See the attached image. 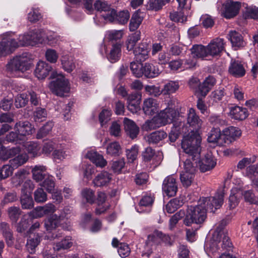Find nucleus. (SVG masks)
I'll list each match as a JSON object with an SVG mask.
<instances>
[{"instance_id":"7c9ffc66","label":"nucleus","mask_w":258,"mask_h":258,"mask_svg":"<svg viewBox=\"0 0 258 258\" xmlns=\"http://www.w3.org/2000/svg\"><path fill=\"white\" fill-rule=\"evenodd\" d=\"M86 157L87 158L90 159L97 166L103 167L106 165L107 162L103 157L96 152H88Z\"/></svg>"},{"instance_id":"412c9836","label":"nucleus","mask_w":258,"mask_h":258,"mask_svg":"<svg viewBox=\"0 0 258 258\" xmlns=\"http://www.w3.org/2000/svg\"><path fill=\"white\" fill-rule=\"evenodd\" d=\"M32 178L37 182H41L48 175L46 168L43 165H36L32 169Z\"/></svg>"},{"instance_id":"ddd939ff","label":"nucleus","mask_w":258,"mask_h":258,"mask_svg":"<svg viewBox=\"0 0 258 258\" xmlns=\"http://www.w3.org/2000/svg\"><path fill=\"white\" fill-rule=\"evenodd\" d=\"M149 48L147 43H141L133 51L135 58L137 61H145L149 57Z\"/></svg>"},{"instance_id":"49530a36","label":"nucleus","mask_w":258,"mask_h":258,"mask_svg":"<svg viewBox=\"0 0 258 258\" xmlns=\"http://www.w3.org/2000/svg\"><path fill=\"white\" fill-rule=\"evenodd\" d=\"M191 157H188V158L184 162V172H189L190 173L195 174L196 171V168L199 165L198 161L192 159L191 161Z\"/></svg>"},{"instance_id":"1a4fd4ad","label":"nucleus","mask_w":258,"mask_h":258,"mask_svg":"<svg viewBox=\"0 0 258 258\" xmlns=\"http://www.w3.org/2000/svg\"><path fill=\"white\" fill-rule=\"evenodd\" d=\"M14 128L24 140L26 136L32 135L35 131L31 123L28 121H19L16 122Z\"/></svg>"},{"instance_id":"b1692460","label":"nucleus","mask_w":258,"mask_h":258,"mask_svg":"<svg viewBox=\"0 0 258 258\" xmlns=\"http://www.w3.org/2000/svg\"><path fill=\"white\" fill-rule=\"evenodd\" d=\"M187 123L196 130H199L202 126L203 121L196 113L195 110L192 108L188 110L187 117Z\"/></svg>"},{"instance_id":"20e7f679","label":"nucleus","mask_w":258,"mask_h":258,"mask_svg":"<svg viewBox=\"0 0 258 258\" xmlns=\"http://www.w3.org/2000/svg\"><path fill=\"white\" fill-rule=\"evenodd\" d=\"M225 225V222L222 221L217 228L213 234V242L212 246H215L217 249L221 248L222 249L229 250L232 247L227 231L223 229Z\"/></svg>"},{"instance_id":"774afa93","label":"nucleus","mask_w":258,"mask_h":258,"mask_svg":"<svg viewBox=\"0 0 258 258\" xmlns=\"http://www.w3.org/2000/svg\"><path fill=\"white\" fill-rule=\"evenodd\" d=\"M111 115V112L110 109H104L102 110L99 116V119L101 126H103L110 120Z\"/></svg>"},{"instance_id":"cd10ccee","label":"nucleus","mask_w":258,"mask_h":258,"mask_svg":"<svg viewBox=\"0 0 258 258\" xmlns=\"http://www.w3.org/2000/svg\"><path fill=\"white\" fill-rule=\"evenodd\" d=\"M24 147L28 153L33 157L39 156L41 154V147L38 143L30 141L25 143Z\"/></svg>"},{"instance_id":"393cba45","label":"nucleus","mask_w":258,"mask_h":258,"mask_svg":"<svg viewBox=\"0 0 258 258\" xmlns=\"http://www.w3.org/2000/svg\"><path fill=\"white\" fill-rule=\"evenodd\" d=\"M0 231L5 238L8 246H11L13 243V234L9 223L6 222L0 223Z\"/></svg>"},{"instance_id":"ea45409f","label":"nucleus","mask_w":258,"mask_h":258,"mask_svg":"<svg viewBox=\"0 0 258 258\" xmlns=\"http://www.w3.org/2000/svg\"><path fill=\"white\" fill-rule=\"evenodd\" d=\"M141 39V33L137 31L130 35L126 41L125 45L128 51L133 50L136 43Z\"/></svg>"},{"instance_id":"c85d7f7f","label":"nucleus","mask_w":258,"mask_h":258,"mask_svg":"<svg viewBox=\"0 0 258 258\" xmlns=\"http://www.w3.org/2000/svg\"><path fill=\"white\" fill-rule=\"evenodd\" d=\"M216 83L215 79L212 76L206 78L203 83L199 86V90L202 96H206Z\"/></svg>"},{"instance_id":"6e6d98bb","label":"nucleus","mask_w":258,"mask_h":258,"mask_svg":"<svg viewBox=\"0 0 258 258\" xmlns=\"http://www.w3.org/2000/svg\"><path fill=\"white\" fill-rule=\"evenodd\" d=\"M143 64L132 61L130 63V68L133 74L135 77L140 78L143 75Z\"/></svg>"},{"instance_id":"bf43d9fd","label":"nucleus","mask_w":258,"mask_h":258,"mask_svg":"<svg viewBox=\"0 0 258 258\" xmlns=\"http://www.w3.org/2000/svg\"><path fill=\"white\" fill-rule=\"evenodd\" d=\"M53 126V124L52 122H47L38 131L36 138L40 139L47 136L51 131Z\"/></svg>"},{"instance_id":"a211bd4d","label":"nucleus","mask_w":258,"mask_h":258,"mask_svg":"<svg viewBox=\"0 0 258 258\" xmlns=\"http://www.w3.org/2000/svg\"><path fill=\"white\" fill-rule=\"evenodd\" d=\"M51 69L49 64L43 61H39L36 65L35 74L39 79H43L47 76Z\"/></svg>"},{"instance_id":"dca6fc26","label":"nucleus","mask_w":258,"mask_h":258,"mask_svg":"<svg viewBox=\"0 0 258 258\" xmlns=\"http://www.w3.org/2000/svg\"><path fill=\"white\" fill-rule=\"evenodd\" d=\"M228 71L230 74L236 78L243 77L245 74V70L243 65L238 60H231Z\"/></svg>"},{"instance_id":"f257e3e1","label":"nucleus","mask_w":258,"mask_h":258,"mask_svg":"<svg viewBox=\"0 0 258 258\" xmlns=\"http://www.w3.org/2000/svg\"><path fill=\"white\" fill-rule=\"evenodd\" d=\"M224 192L221 191L214 197L203 198L197 206H189L183 220L184 224L190 226L192 224H201L207 218V211L215 212L223 204Z\"/></svg>"},{"instance_id":"4468645a","label":"nucleus","mask_w":258,"mask_h":258,"mask_svg":"<svg viewBox=\"0 0 258 258\" xmlns=\"http://www.w3.org/2000/svg\"><path fill=\"white\" fill-rule=\"evenodd\" d=\"M198 164L201 171L203 172L212 169L216 164V161L211 154H207L202 160L198 159Z\"/></svg>"},{"instance_id":"7ed1b4c3","label":"nucleus","mask_w":258,"mask_h":258,"mask_svg":"<svg viewBox=\"0 0 258 258\" xmlns=\"http://www.w3.org/2000/svg\"><path fill=\"white\" fill-rule=\"evenodd\" d=\"M30 56V54L26 52L14 57L7 64V70L11 72L21 73L29 70L31 67Z\"/></svg>"},{"instance_id":"72a5a7b5","label":"nucleus","mask_w":258,"mask_h":258,"mask_svg":"<svg viewBox=\"0 0 258 258\" xmlns=\"http://www.w3.org/2000/svg\"><path fill=\"white\" fill-rule=\"evenodd\" d=\"M229 35L233 47L239 48L244 46V42L240 34L235 31H231Z\"/></svg>"},{"instance_id":"13d9d810","label":"nucleus","mask_w":258,"mask_h":258,"mask_svg":"<svg viewBox=\"0 0 258 258\" xmlns=\"http://www.w3.org/2000/svg\"><path fill=\"white\" fill-rule=\"evenodd\" d=\"M39 242L40 237L38 235H34L33 237H30L27 240L26 245L27 249L31 253L34 252Z\"/></svg>"},{"instance_id":"6e6552de","label":"nucleus","mask_w":258,"mask_h":258,"mask_svg":"<svg viewBox=\"0 0 258 258\" xmlns=\"http://www.w3.org/2000/svg\"><path fill=\"white\" fill-rule=\"evenodd\" d=\"M223 16L227 19H231L236 16L241 7L240 3L227 1L224 4Z\"/></svg>"},{"instance_id":"473e14b6","label":"nucleus","mask_w":258,"mask_h":258,"mask_svg":"<svg viewBox=\"0 0 258 258\" xmlns=\"http://www.w3.org/2000/svg\"><path fill=\"white\" fill-rule=\"evenodd\" d=\"M230 113L232 117L237 120H243L248 116L247 109L238 106L232 107Z\"/></svg>"},{"instance_id":"8fccbe9b","label":"nucleus","mask_w":258,"mask_h":258,"mask_svg":"<svg viewBox=\"0 0 258 258\" xmlns=\"http://www.w3.org/2000/svg\"><path fill=\"white\" fill-rule=\"evenodd\" d=\"M40 212L39 217H42L44 215H52L56 211L55 206L52 204H47L44 206L37 208Z\"/></svg>"},{"instance_id":"37998d69","label":"nucleus","mask_w":258,"mask_h":258,"mask_svg":"<svg viewBox=\"0 0 258 258\" xmlns=\"http://www.w3.org/2000/svg\"><path fill=\"white\" fill-rule=\"evenodd\" d=\"M243 5H245V11L243 14L245 19H258V8L253 6H248L247 4H244Z\"/></svg>"},{"instance_id":"9b49d317","label":"nucleus","mask_w":258,"mask_h":258,"mask_svg":"<svg viewBox=\"0 0 258 258\" xmlns=\"http://www.w3.org/2000/svg\"><path fill=\"white\" fill-rule=\"evenodd\" d=\"M208 55L217 56L219 55L224 49V39L216 38L212 40L207 46Z\"/></svg>"},{"instance_id":"603ef678","label":"nucleus","mask_w":258,"mask_h":258,"mask_svg":"<svg viewBox=\"0 0 258 258\" xmlns=\"http://www.w3.org/2000/svg\"><path fill=\"white\" fill-rule=\"evenodd\" d=\"M34 201L37 203H43L47 200L46 193L42 187L37 188L33 194Z\"/></svg>"},{"instance_id":"0e129e2a","label":"nucleus","mask_w":258,"mask_h":258,"mask_svg":"<svg viewBox=\"0 0 258 258\" xmlns=\"http://www.w3.org/2000/svg\"><path fill=\"white\" fill-rule=\"evenodd\" d=\"M35 121L41 122L47 117V112L45 108L37 107L33 113Z\"/></svg>"},{"instance_id":"4be33fe9","label":"nucleus","mask_w":258,"mask_h":258,"mask_svg":"<svg viewBox=\"0 0 258 258\" xmlns=\"http://www.w3.org/2000/svg\"><path fill=\"white\" fill-rule=\"evenodd\" d=\"M112 179V175L107 171L98 174L93 180L95 186L101 187L107 185Z\"/></svg>"},{"instance_id":"09e8293b","label":"nucleus","mask_w":258,"mask_h":258,"mask_svg":"<svg viewBox=\"0 0 258 258\" xmlns=\"http://www.w3.org/2000/svg\"><path fill=\"white\" fill-rule=\"evenodd\" d=\"M28 159V155L26 153L20 154L14 159L10 160L11 166L13 167H18L25 163Z\"/></svg>"},{"instance_id":"5701e85b","label":"nucleus","mask_w":258,"mask_h":258,"mask_svg":"<svg viewBox=\"0 0 258 258\" xmlns=\"http://www.w3.org/2000/svg\"><path fill=\"white\" fill-rule=\"evenodd\" d=\"M241 135V132L236 127L230 126L224 132V138L225 142L231 143L239 138Z\"/></svg>"},{"instance_id":"bb28decb","label":"nucleus","mask_w":258,"mask_h":258,"mask_svg":"<svg viewBox=\"0 0 258 258\" xmlns=\"http://www.w3.org/2000/svg\"><path fill=\"white\" fill-rule=\"evenodd\" d=\"M158 238L160 239L166 245H172L171 238L169 235L164 234L159 231H155L153 234L149 235L147 243H150V242H155Z\"/></svg>"},{"instance_id":"f3484780","label":"nucleus","mask_w":258,"mask_h":258,"mask_svg":"<svg viewBox=\"0 0 258 258\" xmlns=\"http://www.w3.org/2000/svg\"><path fill=\"white\" fill-rule=\"evenodd\" d=\"M123 123L126 134L133 139L136 138L139 133V127L136 123L134 121L125 117L123 120Z\"/></svg>"},{"instance_id":"c756f323","label":"nucleus","mask_w":258,"mask_h":258,"mask_svg":"<svg viewBox=\"0 0 258 258\" xmlns=\"http://www.w3.org/2000/svg\"><path fill=\"white\" fill-rule=\"evenodd\" d=\"M160 73L157 66L150 63H145L143 66V75L149 78L158 76Z\"/></svg>"},{"instance_id":"aec40b11","label":"nucleus","mask_w":258,"mask_h":258,"mask_svg":"<svg viewBox=\"0 0 258 258\" xmlns=\"http://www.w3.org/2000/svg\"><path fill=\"white\" fill-rule=\"evenodd\" d=\"M167 137V133L163 130L155 131L145 137L146 142L149 144H156L163 141Z\"/></svg>"},{"instance_id":"f704fd0d","label":"nucleus","mask_w":258,"mask_h":258,"mask_svg":"<svg viewBox=\"0 0 258 258\" xmlns=\"http://www.w3.org/2000/svg\"><path fill=\"white\" fill-rule=\"evenodd\" d=\"M141 15L142 13L138 11L134 13L130 20V31H134L139 28L143 19V17Z\"/></svg>"},{"instance_id":"58836bf2","label":"nucleus","mask_w":258,"mask_h":258,"mask_svg":"<svg viewBox=\"0 0 258 258\" xmlns=\"http://www.w3.org/2000/svg\"><path fill=\"white\" fill-rule=\"evenodd\" d=\"M179 87L178 81H169L166 83L162 90L163 94L164 95H169L176 92Z\"/></svg>"},{"instance_id":"3c124183","label":"nucleus","mask_w":258,"mask_h":258,"mask_svg":"<svg viewBox=\"0 0 258 258\" xmlns=\"http://www.w3.org/2000/svg\"><path fill=\"white\" fill-rule=\"evenodd\" d=\"M121 147L117 142L109 144L106 147V153L111 156H118L121 152Z\"/></svg>"},{"instance_id":"c03bdc74","label":"nucleus","mask_w":258,"mask_h":258,"mask_svg":"<svg viewBox=\"0 0 258 258\" xmlns=\"http://www.w3.org/2000/svg\"><path fill=\"white\" fill-rule=\"evenodd\" d=\"M73 245V242L69 237L54 244L53 249L55 251H60L70 248Z\"/></svg>"},{"instance_id":"864d4df0","label":"nucleus","mask_w":258,"mask_h":258,"mask_svg":"<svg viewBox=\"0 0 258 258\" xmlns=\"http://www.w3.org/2000/svg\"><path fill=\"white\" fill-rule=\"evenodd\" d=\"M43 180L44 181L40 184V185L43 187L48 192L53 191L55 187V182L53 177L48 175Z\"/></svg>"},{"instance_id":"e433bc0d","label":"nucleus","mask_w":258,"mask_h":258,"mask_svg":"<svg viewBox=\"0 0 258 258\" xmlns=\"http://www.w3.org/2000/svg\"><path fill=\"white\" fill-rule=\"evenodd\" d=\"M20 203L23 209H31L34 207V201L32 197L27 193H22L20 197Z\"/></svg>"},{"instance_id":"f03ea898","label":"nucleus","mask_w":258,"mask_h":258,"mask_svg":"<svg viewBox=\"0 0 258 258\" xmlns=\"http://www.w3.org/2000/svg\"><path fill=\"white\" fill-rule=\"evenodd\" d=\"M201 142V137L195 133L184 136L181 142V148L183 152L191 159L196 160V162L200 158Z\"/></svg>"},{"instance_id":"4d7b16f0","label":"nucleus","mask_w":258,"mask_h":258,"mask_svg":"<svg viewBox=\"0 0 258 258\" xmlns=\"http://www.w3.org/2000/svg\"><path fill=\"white\" fill-rule=\"evenodd\" d=\"M18 199V198L16 191L8 192L4 195L1 205L3 207L6 204L17 201Z\"/></svg>"},{"instance_id":"2eb2a0df","label":"nucleus","mask_w":258,"mask_h":258,"mask_svg":"<svg viewBox=\"0 0 258 258\" xmlns=\"http://www.w3.org/2000/svg\"><path fill=\"white\" fill-rule=\"evenodd\" d=\"M143 110L145 114L152 115L158 111L157 101L152 98L146 99L143 102Z\"/></svg>"},{"instance_id":"a878e982","label":"nucleus","mask_w":258,"mask_h":258,"mask_svg":"<svg viewBox=\"0 0 258 258\" xmlns=\"http://www.w3.org/2000/svg\"><path fill=\"white\" fill-rule=\"evenodd\" d=\"M191 57L195 58H202L208 56L207 47L202 45L196 44L190 48Z\"/></svg>"},{"instance_id":"423d86ee","label":"nucleus","mask_w":258,"mask_h":258,"mask_svg":"<svg viewBox=\"0 0 258 258\" xmlns=\"http://www.w3.org/2000/svg\"><path fill=\"white\" fill-rule=\"evenodd\" d=\"M177 114V111L173 108H165L155 115L160 126H163L172 123Z\"/></svg>"},{"instance_id":"052dcab7","label":"nucleus","mask_w":258,"mask_h":258,"mask_svg":"<svg viewBox=\"0 0 258 258\" xmlns=\"http://www.w3.org/2000/svg\"><path fill=\"white\" fill-rule=\"evenodd\" d=\"M5 140L9 143L20 144L24 140L19 136L18 132L15 131L8 134L5 137Z\"/></svg>"},{"instance_id":"4c0bfd02","label":"nucleus","mask_w":258,"mask_h":258,"mask_svg":"<svg viewBox=\"0 0 258 258\" xmlns=\"http://www.w3.org/2000/svg\"><path fill=\"white\" fill-rule=\"evenodd\" d=\"M184 123L180 122L179 125L174 124L170 133L169 134V138L171 142H175L178 138L179 134L183 133Z\"/></svg>"},{"instance_id":"680f3d73","label":"nucleus","mask_w":258,"mask_h":258,"mask_svg":"<svg viewBox=\"0 0 258 258\" xmlns=\"http://www.w3.org/2000/svg\"><path fill=\"white\" fill-rule=\"evenodd\" d=\"M195 174L182 172L180 174V180L184 187H188L192 182Z\"/></svg>"},{"instance_id":"a19ab883","label":"nucleus","mask_w":258,"mask_h":258,"mask_svg":"<svg viewBox=\"0 0 258 258\" xmlns=\"http://www.w3.org/2000/svg\"><path fill=\"white\" fill-rule=\"evenodd\" d=\"M8 217L12 223H17L22 214V211L19 207L12 206L7 210Z\"/></svg>"},{"instance_id":"9d476101","label":"nucleus","mask_w":258,"mask_h":258,"mask_svg":"<svg viewBox=\"0 0 258 258\" xmlns=\"http://www.w3.org/2000/svg\"><path fill=\"white\" fill-rule=\"evenodd\" d=\"M20 45L22 46L27 45H33L41 40V37L39 33L36 31H30L27 33L23 35H20L19 36Z\"/></svg>"},{"instance_id":"2f4dec72","label":"nucleus","mask_w":258,"mask_h":258,"mask_svg":"<svg viewBox=\"0 0 258 258\" xmlns=\"http://www.w3.org/2000/svg\"><path fill=\"white\" fill-rule=\"evenodd\" d=\"M63 218L62 216H57V214L50 216L44 221V226L48 231L55 229L60 223V219Z\"/></svg>"},{"instance_id":"79ce46f5","label":"nucleus","mask_w":258,"mask_h":258,"mask_svg":"<svg viewBox=\"0 0 258 258\" xmlns=\"http://www.w3.org/2000/svg\"><path fill=\"white\" fill-rule=\"evenodd\" d=\"M81 196L87 203L91 205L95 203L96 197L93 190L88 188H84L81 191Z\"/></svg>"},{"instance_id":"de8ad7c7","label":"nucleus","mask_w":258,"mask_h":258,"mask_svg":"<svg viewBox=\"0 0 258 258\" xmlns=\"http://www.w3.org/2000/svg\"><path fill=\"white\" fill-rule=\"evenodd\" d=\"M61 61L62 68L65 71L71 73L75 68V63L71 57L63 56Z\"/></svg>"},{"instance_id":"c9c22d12","label":"nucleus","mask_w":258,"mask_h":258,"mask_svg":"<svg viewBox=\"0 0 258 258\" xmlns=\"http://www.w3.org/2000/svg\"><path fill=\"white\" fill-rule=\"evenodd\" d=\"M183 204L182 199L175 198L170 200L166 205V210L167 213L172 214L176 211Z\"/></svg>"},{"instance_id":"0eeeda50","label":"nucleus","mask_w":258,"mask_h":258,"mask_svg":"<svg viewBox=\"0 0 258 258\" xmlns=\"http://www.w3.org/2000/svg\"><path fill=\"white\" fill-rule=\"evenodd\" d=\"M176 179L172 175L166 177L162 184L163 191L168 197L174 196L177 191Z\"/></svg>"},{"instance_id":"e2e57ef3","label":"nucleus","mask_w":258,"mask_h":258,"mask_svg":"<svg viewBox=\"0 0 258 258\" xmlns=\"http://www.w3.org/2000/svg\"><path fill=\"white\" fill-rule=\"evenodd\" d=\"M171 20L174 22L183 23L186 21V17L184 15L181 9L179 11H173L170 13Z\"/></svg>"},{"instance_id":"6ab92c4d","label":"nucleus","mask_w":258,"mask_h":258,"mask_svg":"<svg viewBox=\"0 0 258 258\" xmlns=\"http://www.w3.org/2000/svg\"><path fill=\"white\" fill-rule=\"evenodd\" d=\"M121 55V44L116 42L112 44L109 52L107 54V57L111 62L114 63L119 59Z\"/></svg>"},{"instance_id":"a18cd8bd","label":"nucleus","mask_w":258,"mask_h":258,"mask_svg":"<svg viewBox=\"0 0 258 258\" xmlns=\"http://www.w3.org/2000/svg\"><path fill=\"white\" fill-rule=\"evenodd\" d=\"M161 127L157 120L155 116H154L151 119L147 120L142 125V130L149 132L152 130H156Z\"/></svg>"},{"instance_id":"39448f33","label":"nucleus","mask_w":258,"mask_h":258,"mask_svg":"<svg viewBox=\"0 0 258 258\" xmlns=\"http://www.w3.org/2000/svg\"><path fill=\"white\" fill-rule=\"evenodd\" d=\"M50 77L52 79H55L49 84V88L53 93L57 96H61L63 95L64 93L69 91V81L63 75L56 72H53Z\"/></svg>"},{"instance_id":"5fc2aeb1","label":"nucleus","mask_w":258,"mask_h":258,"mask_svg":"<svg viewBox=\"0 0 258 258\" xmlns=\"http://www.w3.org/2000/svg\"><path fill=\"white\" fill-rule=\"evenodd\" d=\"M28 174L26 170L24 169L18 171L13 177V181L16 186L20 185L26 179Z\"/></svg>"},{"instance_id":"69168bd1","label":"nucleus","mask_w":258,"mask_h":258,"mask_svg":"<svg viewBox=\"0 0 258 258\" xmlns=\"http://www.w3.org/2000/svg\"><path fill=\"white\" fill-rule=\"evenodd\" d=\"M145 90L148 95L154 97H158L163 93L160 87L155 85H147L145 87Z\"/></svg>"},{"instance_id":"338daca9","label":"nucleus","mask_w":258,"mask_h":258,"mask_svg":"<svg viewBox=\"0 0 258 258\" xmlns=\"http://www.w3.org/2000/svg\"><path fill=\"white\" fill-rule=\"evenodd\" d=\"M221 136L220 129L219 128H214L209 133L207 140L209 143H217L219 140Z\"/></svg>"},{"instance_id":"f8f14e48","label":"nucleus","mask_w":258,"mask_h":258,"mask_svg":"<svg viewBox=\"0 0 258 258\" xmlns=\"http://www.w3.org/2000/svg\"><path fill=\"white\" fill-rule=\"evenodd\" d=\"M142 95L140 92H135L130 94L127 98L128 109L132 113H137L140 109V104Z\"/></svg>"}]
</instances>
